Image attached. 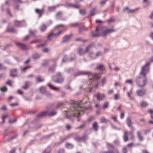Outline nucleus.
Here are the masks:
<instances>
[{
	"instance_id": "42",
	"label": "nucleus",
	"mask_w": 153,
	"mask_h": 153,
	"mask_svg": "<svg viewBox=\"0 0 153 153\" xmlns=\"http://www.w3.org/2000/svg\"><path fill=\"white\" fill-rule=\"evenodd\" d=\"M94 119V117L93 116L90 117L88 119V122H90L93 120Z\"/></svg>"
},
{
	"instance_id": "8",
	"label": "nucleus",
	"mask_w": 153,
	"mask_h": 153,
	"mask_svg": "<svg viewBox=\"0 0 153 153\" xmlns=\"http://www.w3.org/2000/svg\"><path fill=\"white\" fill-rule=\"evenodd\" d=\"M96 97L98 100H102L104 99L105 97V94H100V93H97L96 94Z\"/></svg>"
},
{
	"instance_id": "51",
	"label": "nucleus",
	"mask_w": 153,
	"mask_h": 153,
	"mask_svg": "<svg viewBox=\"0 0 153 153\" xmlns=\"http://www.w3.org/2000/svg\"><path fill=\"white\" fill-rule=\"evenodd\" d=\"M127 149L125 147H124L123 149V153H127Z\"/></svg>"
},
{
	"instance_id": "35",
	"label": "nucleus",
	"mask_w": 153,
	"mask_h": 153,
	"mask_svg": "<svg viewBox=\"0 0 153 153\" xmlns=\"http://www.w3.org/2000/svg\"><path fill=\"white\" fill-rule=\"evenodd\" d=\"M108 105V102H105L103 105V108H107Z\"/></svg>"
},
{
	"instance_id": "34",
	"label": "nucleus",
	"mask_w": 153,
	"mask_h": 153,
	"mask_svg": "<svg viewBox=\"0 0 153 153\" xmlns=\"http://www.w3.org/2000/svg\"><path fill=\"white\" fill-rule=\"evenodd\" d=\"M95 9L93 8L90 11V16H92L94 15Z\"/></svg>"
},
{
	"instance_id": "3",
	"label": "nucleus",
	"mask_w": 153,
	"mask_h": 153,
	"mask_svg": "<svg viewBox=\"0 0 153 153\" xmlns=\"http://www.w3.org/2000/svg\"><path fill=\"white\" fill-rule=\"evenodd\" d=\"M81 75H88V77L91 79L95 78L96 79H98L100 77V76H99L98 74H92L90 72L86 71L79 72L76 74H75L74 75V76H76Z\"/></svg>"
},
{
	"instance_id": "40",
	"label": "nucleus",
	"mask_w": 153,
	"mask_h": 153,
	"mask_svg": "<svg viewBox=\"0 0 153 153\" xmlns=\"http://www.w3.org/2000/svg\"><path fill=\"white\" fill-rule=\"evenodd\" d=\"M31 68V66H28L24 68L22 70V71L23 72H25L27 69L30 68Z\"/></svg>"
},
{
	"instance_id": "15",
	"label": "nucleus",
	"mask_w": 153,
	"mask_h": 153,
	"mask_svg": "<svg viewBox=\"0 0 153 153\" xmlns=\"http://www.w3.org/2000/svg\"><path fill=\"white\" fill-rule=\"evenodd\" d=\"M140 106L143 108H145L149 105L148 103L144 101H141L140 104Z\"/></svg>"
},
{
	"instance_id": "1",
	"label": "nucleus",
	"mask_w": 153,
	"mask_h": 153,
	"mask_svg": "<svg viewBox=\"0 0 153 153\" xmlns=\"http://www.w3.org/2000/svg\"><path fill=\"white\" fill-rule=\"evenodd\" d=\"M149 63L147 62L143 66L139 75L136 77L137 84L140 87H144L146 84L147 79L146 76L149 71Z\"/></svg>"
},
{
	"instance_id": "37",
	"label": "nucleus",
	"mask_w": 153,
	"mask_h": 153,
	"mask_svg": "<svg viewBox=\"0 0 153 153\" xmlns=\"http://www.w3.org/2000/svg\"><path fill=\"white\" fill-rule=\"evenodd\" d=\"M56 8L55 7H48V10L50 11H54Z\"/></svg>"
},
{
	"instance_id": "41",
	"label": "nucleus",
	"mask_w": 153,
	"mask_h": 153,
	"mask_svg": "<svg viewBox=\"0 0 153 153\" xmlns=\"http://www.w3.org/2000/svg\"><path fill=\"white\" fill-rule=\"evenodd\" d=\"M41 41V40H36L34 41H32L30 43H35L37 42H39Z\"/></svg>"
},
{
	"instance_id": "63",
	"label": "nucleus",
	"mask_w": 153,
	"mask_h": 153,
	"mask_svg": "<svg viewBox=\"0 0 153 153\" xmlns=\"http://www.w3.org/2000/svg\"><path fill=\"white\" fill-rule=\"evenodd\" d=\"M66 129L68 130H69L71 128V126L69 125H67L66 126Z\"/></svg>"
},
{
	"instance_id": "61",
	"label": "nucleus",
	"mask_w": 153,
	"mask_h": 153,
	"mask_svg": "<svg viewBox=\"0 0 153 153\" xmlns=\"http://www.w3.org/2000/svg\"><path fill=\"white\" fill-rule=\"evenodd\" d=\"M65 26L64 25L61 24L56 25V26L55 27L57 28L59 27H64Z\"/></svg>"
},
{
	"instance_id": "54",
	"label": "nucleus",
	"mask_w": 153,
	"mask_h": 153,
	"mask_svg": "<svg viewBox=\"0 0 153 153\" xmlns=\"http://www.w3.org/2000/svg\"><path fill=\"white\" fill-rule=\"evenodd\" d=\"M75 139L79 141L82 140V138L79 136H76L75 138Z\"/></svg>"
},
{
	"instance_id": "4",
	"label": "nucleus",
	"mask_w": 153,
	"mask_h": 153,
	"mask_svg": "<svg viewBox=\"0 0 153 153\" xmlns=\"http://www.w3.org/2000/svg\"><path fill=\"white\" fill-rule=\"evenodd\" d=\"M52 80L55 82L61 83L63 82L64 79L61 74L60 73H58L56 75L53 77Z\"/></svg>"
},
{
	"instance_id": "12",
	"label": "nucleus",
	"mask_w": 153,
	"mask_h": 153,
	"mask_svg": "<svg viewBox=\"0 0 153 153\" xmlns=\"http://www.w3.org/2000/svg\"><path fill=\"white\" fill-rule=\"evenodd\" d=\"M124 134L123 136V138L125 142H126L128 140V131L125 130L123 131Z\"/></svg>"
},
{
	"instance_id": "48",
	"label": "nucleus",
	"mask_w": 153,
	"mask_h": 153,
	"mask_svg": "<svg viewBox=\"0 0 153 153\" xmlns=\"http://www.w3.org/2000/svg\"><path fill=\"white\" fill-rule=\"evenodd\" d=\"M111 153H119L118 150L117 149H114L113 151H110Z\"/></svg>"
},
{
	"instance_id": "36",
	"label": "nucleus",
	"mask_w": 153,
	"mask_h": 153,
	"mask_svg": "<svg viewBox=\"0 0 153 153\" xmlns=\"http://www.w3.org/2000/svg\"><path fill=\"white\" fill-rule=\"evenodd\" d=\"M7 88L6 87H4L0 89V90L3 92H5L7 91Z\"/></svg>"
},
{
	"instance_id": "21",
	"label": "nucleus",
	"mask_w": 153,
	"mask_h": 153,
	"mask_svg": "<svg viewBox=\"0 0 153 153\" xmlns=\"http://www.w3.org/2000/svg\"><path fill=\"white\" fill-rule=\"evenodd\" d=\"M55 33H54L53 32H51L48 36V40H51L52 39L53 36H55Z\"/></svg>"
},
{
	"instance_id": "62",
	"label": "nucleus",
	"mask_w": 153,
	"mask_h": 153,
	"mask_svg": "<svg viewBox=\"0 0 153 153\" xmlns=\"http://www.w3.org/2000/svg\"><path fill=\"white\" fill-rule=\"evenodd\" d=\"M6 83L8 85L10 86H12L11 82L10 80H8L7 82H6Z\"/></svg>"
},
{
	"instance_id": "32",
	"label": "nucleus",
	"mask_w": 153,
	"mask_h": 153,
	"mask_svg": "<svg viewBox=\"0 0 153 153\" xmlns=\"http://www.w3.org/2000/svg\"><path fill=\"white\" fill-rule=\"evenodd\" d=\"M7 68L4 66L2 64L0 63V70H5Z\"/></svg>"
},
{
	"instance_id": "52",
	"label": "nucleus",
	"mask_w": 153,
	"mask_h": 153,
	"mask_svg": "<svg viewBox=\"0 0 153 153\" xmlns=\"http://www.w3.org/2000/svg\"><path fill=\"white\" fill-rule=\"evenodd\" d=\"M91 48V45H89L86 48L85 52H88L89 51V50Z\"/></svg>"
},
{
	"instance_id": "50",
	"label": "nucleus",
	"mask_w": 153,
	"mask_h": 153,
	"mask_svg": "<svg viewBox=\"0 0 153 153\" xmlns=\"http://www.w3.org/2000/svg\"><path fill=\"white\" fill-rule=\"evenodd\" d=\"M45 45H46L45 43L41 44H40L39 45L36 46V47L37 48H39L40 47H43V46H45Z\"/></svg>"
},
{
	"instance_id": "18",
	"label": "nucleus",
	"mask_w": 153,
	"mask_h": 153,
	"mask_svg": "<svg viewBox=\"0 0 153 153\" xmlns=\"http://www.w3.org/2000/svg\"><path fill=\"white\" fill-rule=\"evenodd\" d=\"M36 81L38 82H42L44 81L43 79L41 76H38L36 77Z\"/></svg>"
},
{
	"instance_id": "55",
	"label": "nucleus",
	"mask_w": 153,
	"mask_h": 153,
	"mask_svg": "<svg viewBox=\"0 0 153 153\" xmlns=\"http://www.w3.org/2000/svg\"><path fill=\"white\" fill-rule=\"evenodd\" d=\"M79 12L80 14L84 15L85 14V10H80L79 11Z\"/></svg>"
},
{
	"instance_id": "5",
	"label": "nucleus",
	"mask_w": 153,
	"mask_h": 153,
	"mask_svg": "<svg viewBox=\"0 0 153 153\" xmlns=\"http://www.w3.org/2000/svg\"><path fill=\"white\" fill-rule=\"evenodd\" d=\"M56 112L55 111H53L51 112L48 113V111H44L41 112L37 115L38 117H42L45 116L46 114L49 116H53L56 114Z\"/></svg>"
},
{
	"instance_id": "26",
	"label": "nucleus",
	"mask_w": 153,
	"mask_h": 153,
	"mask_svg": "<svg viewBox=\"0 0 153 153\" xmlns=\"http://www.w3.org/2000/svg\"><path fill=\"white\" fill-rule=\"evenodd\" d=\"M29 86V83L28 82H26L25 83V85L22 86V88L24 89H26Z\"/></svg>"
},
{
	"instance_id": "23",
	"label": "nucleus",
	"mask_w": 153,
	"mask_h": 153,
	"mask_svg": "<svg viewBox=\"0 0 153 153\" xmlns=\"http://www.w3.org/2000/svg\"><path fill=\"white\" fill-rule=\"evenodd\" d=\"M78 53L80 55H81L85 53L86 52L85 51H84L81 48H79L78 49Z\"/></svg>"
},
{
	"instance_id": "20",
	"label": "nucleus",
	"mask_w": 153,
	"mask_h": 153,
	"mask_svg": "<svg viewBox=\"0 0 153 153\" xmlns=\"http://www.w3.org/2000/svg\"><path fill=\"white\" fill-rule=\"evenodd\" d=\"M40 30L42 32H44L47 29V27L44 24H43L40 26Z\"/></svg>"
},
{
	"instance_id": "38",
	"label": "nucleus",
	"mask_w": 153,
	"mask_h": 153,
	"mask_svg": "<svg viewBox=\"0 0 153 153\" xmlns=\"http://www.w3.org/2000/svg\"><path fill=\"white\" fill-rule=\"evenodd\" d=\"M106 81V79L105 77H103L101 81V83L102 84V85L105 83Z\"/></svg>"
},
{
	"instance_id": "7",
	"label": "nucleus",
	"mask_w": 153,
	"mask_h": 153,
	"mask_svg": "<svg viewBox=\"0 0 153 153\" xmlns=\"http://www.w3.org/2000/svg\"><path fill=\"white\" fill-rule=\"evenodd\" d=\"M136 93L138 96L143 97L146 94V91L145 89L139 90L137 91Z\"/></svg>"
},
{
	"instance_id": "24",
	"label": "nucleus",
	"mask_w": 153,
	"mask_h": 153,
	"mask_svg": "<svg viewBox=\"0 0 153 153\" xmlns=\"http://www.w3.org/2000/svg\"><path fill=\"white\" fill-rule=\"evenodd\" d=\"M65 147L68 149H71L73 147V145L70 143H67L65 144Z\"/></svg>"
},
{
	"instance_id": "2",
	"label": "nucleus",
	"mask_w": 153,
	"mask_h": 153,
	"mask_svg": "<svg viewBox=\"0 0 153 153\" xmlns=\"http://www.w3.org/2000/svg\"><path fill=\"white\" fill-rule=\"evenodd\" d=\"M82 112L83 113L82 109L79 106H72L70 109L67 111H64V114H66V117L68 119H71L72 117H78Z\"/></svg>"
},
{
	"instance_id": "46",
	"label": "nucleus",
	"mask_w": 153,
	"mask_h": 153,
	"mask_svg": "<svg viewBox=\"0 0 153 153\" xmlns=\"http://www.w3.org/2000/svg\"><path fill=\"white\" fill-rule=\"evenodd\" d=\"M134 144L133 143H130L128 144L127 146L128 148H131L133 146Z\"/></svg>"
},
{
	"instance_id": "57",
	"label": "nucleus",
	"mask_w": 153,
	"mask_h": 153,
	"mask_svg": "<svg viewBox=\"0 0 153 153\" xmlns=\"http://www.w3.org/2000/svg\"><path fill=\"white\" fill-rule=\"evenodd\" d=\"M49 49L48 48H44L43 50V51L45 52H49Z\"/></svg>"
},
{
	"instance_id": "11",
	"label": "nucleus",
	"mask_w": 153,
	"mask_h": 153,
	"mask_svg": "<svg viewBox=\"0 0 153 153\" xmlns=\"http://www.w3.org/2000/svg\"><path fill=\"white\" fill-rule=\"evenodd\" d=\"M105 69V67L102 64H99L98 65L96 68V70H100L101 71L100 74H102L103 71Z\"/></svg>"
},
{
	"instance_id": "43",
	"label": "nucleus",
	"mask_w": 153,
	"mask_h": 153,
	"mask_svg": "<svg viewBox=\"0 0 153 153\" xmlns=\"http://www.w3.org/2000/svg\"><path fill=\"white\" fill-rule=\"evenodd\" d=\"M67 138V137H65L64 138L60 137V141H61V143H62Z\"/></svg>"
},
{
	"instance_id": "58",
	"label": "nucleus",
	"mask_w": 153,
	"mask_h": 153,
	"mask_svg": "<svg viewBox=\"0 0 153 153\" xmlns=\"http://www.w3.org/2000/svg\"><path fill=\"white\" fill-rule=\"evenodd\" d=\"M8 117V116L7 115H6L5 116H3L2 117V119L3 122H4L5 119L7 117Z\"/></svg>"
},
{
	"instance_id": "22",
	"label": "nucleus",
	"mask_w": 153,
	"mask_h": 153,
	"mask_svg": "<svg viewBox=\"0 0 153 153\" xmlns=\"http://www.w3.org/2000/svg\"><path fill=\"white\" fill-rule=\"evenodd\" d=\"M44 10H39L38 9H36L35 10V12L36 13L39 14L40 16L43 13Z\"/></svg>"
},
{
	"instance_id": "31",
	"label": "nucleus",
	"mask_w": 153,
	"mask_h": 153,
	"mask_svg": "<svg viewBox=\"0 0 153 153\" xmlns=\"http://www.w3.org/2000/svg\"><path fill=\"white\" fill-rule=\"evenodd\" d=\"M7 31L9 32H15V30L14 28H10L7 29Z\"/></svg>"
},
{
	"instance_id": "60",
	"label": "nucleus",
	"mask_w": 153,
	"mask_h": 153,
	"mask_svg": "<svg viewBox=\"0 0 153 153\" xmlns=\"http://www.w3.org/2000/svg\"><path fill=\"white\" fill-rule=\"evenodd\" d=\"M85 126V125L84 124H83L82 125H81L80 126L77 127L76 128L77 129H79L82 128L84 126Z\"/></svg>"
},
{
	"instance_id": "44",
	"label": "nucleus",
	"mask_w": 153,
	"mask_h": 153,
	"mask_svg": "<svg viewBox=\"0 0 153 153\" xmlns=\"http://www.w3.org/2000/svg\"><path fill=\"white\" fill-rule=\"evenodd\" d=\"M132 92L131 90V91H130L128 92H127V95L128 97L130 98H131V94H132Z\"/></svg>"
},
{
	"instance_id": "45",
	"label": "nucleus",
	"mask_w": 153,
	"mask_h": 153,
	"mask_svg": "<svg viewBox=\"0 0 153 153\" xmlns=\"http://www.w3.org/2000/svg\"><path fill=\"white\" fill-rule=\"evenodd\" d=\"M91 34L92 36L93 37H98L100 36L99 34L94 33V32L91 33Z\"/></svg>"
},
{
	"instance_id": "27",
	"label": "nucleus",
	"mask_w": 153,
	"mask_h": 153,
	"mask_svg": "<svg viewBox=\"0 0 153 153\" xmlns=\"http://www.w3.org/2000/svg\"><path fill=\"white\" fill-rule=\"evenodd\" d=\"M100 120L101 123H106L109 121V120L103 117H102L100 119Z\"/></svg>"
},
{
	"instance_id": "14",
	"label": "nucleus",
	"mask_w": 153,
	"mask_h": 153,
	"mask_svg": "<svg viewBox=\"0 0 153 153\" xmlns=\"http://www.w3.org/2000/svg\"><path fill=\"white\" fill-rule=\"evenodd\" d=\"M17 71V70L16 69H14L11 70L10 71V76L13 77L16 76Z\"/></svg>"
},
{
	"instance_id": "6",
	"label": "nucleus",
	"mask_w": 153,
	"mask_h": 153,
	"mask_svg": "<svg viewBox=\"0 0 153 153\" xmlns=\"http://www.w3.org/2000/svg\"><path fill=\"white\" fill-rule=\"evenodd\" d=\"M115 30L113 27L111 29L108 28L103 31L102 34L103 36H105L107 34L115 32Z\"/></svg>"
},
{
	"instance_id": "9",
	"label": "nucleus",
	"mask_w": 153,
	"mask_h": 153,
	"mask_svg": "<svg viewBox=\"0 0 153 153\" xmlns=\"http://www.w3.org/2000/svg\"><path fill=\"white\" fill-rule=\"evenodd\" d=\"M126 123L128 126L130 128H133L132 126V123L131 118L129 117H127L126 120Z\"/></svg>"
},
{
	"instance_id": "64",
	"label": "nucleus",
	"mask_w": 153,
	"mask_h": 153,
	"mask_svg": "<svg viewBox=\"0 0 153 153\" xmlns=\"http://www.w3.org/2000/svg\"><path fill=\"white\" fill-rule=\"evenodd\" d=\"M18 93L20 94H23V91L21 90H18L17 91Z\"/></svg>"
},
{
	"instance_id": "10",
	"label": "nucleus",
	"mask_w": 153,
	"mask_h": 153,
	"mask_svg": "<svg viewBox=\"0 0 153 153\" xmlns=\"http://www.w3.org/2000/svg\"><path fill=\"white\" fill-rule=\"evenodd\" d=\"M72 36V34L65 35L63 38V42H68Z\"/></svg>"
},
{
	"instance_id": "39",
	"label": "nucleus",
	"mask_w": 153,
	"mask_h": 153,
	"mask_svg": "<svg viewBox=\"0 0 153 153\" xmlns=\"http://www.w3.org/2000/svg\"><path fill=\"white\" fill-rule=\"evenodd\" d=\"M125 116L124 112L123 111H121L120 112V118L121 119H123Z\"/></svg>"
},
{
	"instance_id": "16",
	"label": "nucleus",
	"mask_w": 153,
	"mask_h": 153,
	"mask_svg": "<svg viewBox=\"0 0 153 153\" xmlns=\"http://www.w3.org/2000/svg\"><path fill=\"white\" fill-rule=\"evenodd\" d=\"M92 127L94 130L96 131H97L98 128V125L97 122H94L92 124Z\"/></svg>"
},
{
	"instance_id": "29",
	"label": "nucleus",
	"mask_w": 153,
	"mask_h": 153,
	"mask_svg": "<svg viewBox=\"0 0 153 153\" xmlns=\"http://www.w3.org/2000/svg\"><path fill=\"white\" fill-rule=\"evenodd\" d=\"M40 57L39 55L37 53H35L32 56V58L33 59H36L39 58Z\"/></svg>"
},
{
	"instance_id": "28",
	"label": "nucleus",
	"mask_w": 153,
	"mask_h": 153,
	"mask_svg": "<svg viewBox=\"0 0 153 153\" xmlns=\"http://www.w3.org/2000/svg\"><path fill=\"white\" fill-rule=\"evenodd\" d=\"M40 92L44 94L45 92V88L44 86H42L40 88Z\"/></svg>"
},
{
	"instance_id": "13",
	"label": "nucleus",
	"mask_w": 153,
	"mask_h": 153,
	"mask_svg": "<svg viewBox=\"0 0 153 153\" xmlns=\"http://www.w3.org/2000/svg\"><path fill=\"white\" fill-rule=\"evenodd\" d=\"M16 44L17 46L22 50H25L27 46L26 45L17 42H16Z\"/></svg>"
},
{
	"instance_id": "47",
	"label": "nucleus",
	"mask_w": 153,
	"mask_h": 153,
	"mask_svg": "<svg viewBox=\"0 0 153 153\" xmlns=\"http://www.w3.org/2000/svg\"><path fill=\"white\" fill-rule=\"evenodd\" d=\"M63 31H64L63 30L59 31L57 33H55V36H58L59 35L61 34L63 32Z\"/></svg>"
},
{
	"instance_id": "19",
	"label": "nucleus",
	"mask_w": 153,
	"mask_h": 153,
	"mask_svg": "<svg viewBox=\"0 0 153 153\" xmlns=\"http://www.w3.org/2000/svg\"><path fill=\"white\" fill-rule=\"evenodd\" d=\"M137 134L139 140L140 141H142L143 140V138L141 135L140 132V131H138L137 132Z\"/></svg>"
},
{
	"instance_id": "53",
	"label": "nucleus",
	"mask_w": 153,
	"mask_h": 153,
	"mask_svg": "<svg viewBox=\"0 0 153 153\" xmlns=\"http://www.w3.org/2000/svg\"><path fill=\"white\" fill-rule=\"evenodd\" d=\"M126 83H129L130 84H132V81L131 79H127L126 81Z\"/></svg>"
},
{
	"instance_id": "56",
	"label": "nucleus",
	"mask_w": 153,
	"mask_h": 153,
	"mask_svg": "<svg viewBox=\"0 0 153 153\" xmlns=\"http://www.w3.org/2000/svg\"><path fill=\"white\" fill-rule=\"evenodd\" d=\"M63 105V103H59L57 105L56 108H58L61 107Z\"/></svg>"
},
{
	"instance_id": "25",
	"label": "nucleus",
	"mask_w": 153,
	"mask_h": 153,
	"mask_svg": "<svg viewBox=\"0 0 153 153\" xmlns=\"http://www.w3.org/2000/svg\"><path fill=\"white\" fill-rule=\"evenodd\" d=\"M15 25L17 27H21L22 26V24L21 22L16 21L15 22Z\"/></svg>"
},
{
	"instance_id": "33",
	"label": "nucleus",
	"mask_w": 153,
	"mask_h": 153,
	"mask_svg": "<svg viewBox=\"0 0 153 153\" xmlns=\"http://www.w3.org/2000/svg\"><path fill=\"white\" fill-rule=\"evenodd\" d=\"M148 112L151 115V117L153 119V110L151 109H149Z\"/></svg>"
},
{
	"instance_id": "17",
	"label": "nucleus",
	"mask_w": 153,
	"mask_h": 153,
	"mask_svg": "<svg viewBox=\"0 0 153 153\" xmlns=\"http://www.w3.org/2000/svg\"><path fill=\"white\" fill-rule=\"evenodd\" d=\"M48 85L50 87V88L51 89L53 90H54L59 91L60 90L59 88L55 87L54 86L51 85L50 83H48Z\"/></svg>"
},
{
	"instance_id": "30",
	"label": "nucleus",
	"mask_w": 153,
	"mask_h": 153,
	"mask_svg": "<svg viewBox=\"0 0 153 153\" xmlns=\"http://www.w3.org/2000/svg\"><path fill=\"white\" fill-rule=\"evenodd\" d=\"M120 95L118 94H116L114 95V100H117L119 99L120 98Z\"/></svg>"
},
{
	"instance_id": "59",
	"label": "nucleus",
	"mask_w": 153,
	"mask_h": 153,
	"mask_svg": "<svg viewBox=\"0 0 153 153\" xmlns=\"http://www.w3.org/2000/svg\"><path fill=\"white\" fill-rule=\"evenodd\" d=\"M64 153V150L63 149H60L58 151V153Z\"/></svg>"
},
{
	"instance_id": "49",
	"label": "nucleus",
	"mask_w": 153,
	"mask_h": 153,
	"mask_svg": "<svg viewBox=\"0 0 153 153\" xmlns=\"http://www.w3.org/2000/svg\"><path fill=\"white\" fill-rule=\"evenodd\" d=\"M48 61L47 60H45V62L42 64V65L43 66H45L48 65Z\"/></svg>"
}]
</instances>
